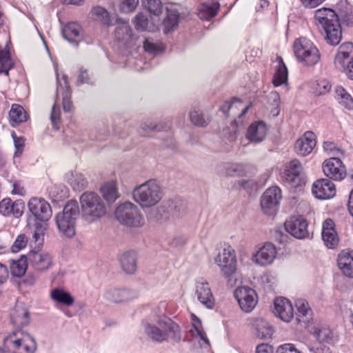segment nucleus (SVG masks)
<instances>
[{
  "mask_svg": "<svg viewBox=\"0 0 353 353\" xmlns=\"http://www.w3.org/2000/svg\"><path fill=\"white\" fill-rule=\"evenodd\" d=\"M80 216L79 203L76 200H70L65 205L63 211L55 216L57 225L61 232L68 237L75 234V227Z\"/></svg>",
  "mask_w": 353,
  "mask_h": 353,
  "instance_id": "obj_5",
  "label": "nucleus"
},
{
  "mask_svg": "<svg viewBox=\"0 0 353 353\" xmlns=\"http://www.w3.org/2000/svg\"><path fill=\"white\" fill-rule=\"evenodd\" d=\"M51 299L58 304L65 306H71L74 303V299L65 290L61 288H54L50 295Z\"/></svg>",
  "mask_w": 353,
  "mask_h": 353,
  "instance_id": "obj_37",
  "label": "nucleus"
},
{
  "mask_svg": "<svg viewBox=\"0 0 353 353\" xmlns=\"http://www.w3.org/2000/svg\"><path fill=\"white\" fill-rule=\"evenodd\" d=\"M282 199L281 190L276 186L268 188L261 197V207L264 213L268 215L274 214L279 206Z\"/></svg>",
  "mask_w": 353,
  "mask_h": 353,
  "instance_id": "obj_10",
  "label": "nucleus"
},
{
  "mask_svg": "<svg viewBox=\"0 0 353 353\" xmlns=\"http://www.w3.org/2000/svg\"><path fill=\"white\" fill-rule=\"evenodd\" d=\"M312 194L319 199L332 198L336 194L334 184L328 179L316 181L312 185Z\"/></svg>",
  "mask_w": 353,
  "mask_h": 353,
  "instance_id": "obj_17",
  "label": "nucleus"
},
{
  "mask_svg": "<svg viewBox=\"0 0 353 353\" xmlns=\"http://www.w3.org/2000/svg\"><path fill=\"white\" fill-rule=\"evenodd\" d=\"M37 350L35 339L29 333L23 332V353H34Z\"/></svg>",
  "mask_w": 353,
  "mask_h": 353,
  "instance_id": "obj_50",
  "label": "nucleus"
},
{
  "mask_svg": "<svg viewBox=\"0 0 353 353\" xmlns=\"http://www.w3.org/2000/svg\"><path fill=\"white\" fill-rule=\"evenodd\" d=\"M353 57V44L345 42L341 44L334 58L335 66L339 70H343Z\"/></svg>",
  "mask_w": 353,
  "mask_h": 353,
  "instance_id": "obj_21",
  "label": "nucleus"
},
{
  "mask_svg": "<svg viewBox=\"0 0 353 353\" xmlns=\"http://www.w3.org/2000/svg\"><path fill=\"white\" fill-rule=\"evenodd\" d=\"M30 243L32 248V250L27 256L23 255V276L26 275L28 264L32 265L35 270L39 271L46 270L52 265V257L49 253L39 252L43 245L37 248L32 238Z\"/></svg>",
  "mask_w": 353,
  "mask_h": 353,
  "instance_id": "obj_9",
  "label": "nucleus"
},
{
  "mask_svg": "<svg viewBox=\"0 0 353 353\" xmlns=\"http://www.w3.org/2000/svg\"><path fill=\"white\" fill-rule=\"evenodd\" d=\"M82 217L91 223L99 220L105 213V207L101 197L95 192H85L80 197Z\"/></svg>",
  "mask_w": 353,
  "mask_h": 353,
  "instance_id": "obj_6",
  "label": "nucleus"
},
{
  "mask_svg": "<svg viewBox=\"0 0 353 353\" xmlns=\"http://www.w3.org/2000/svg\"><path fill=\"white\" fill-rule=\"evenodd\" d=\"M336 97L345 108L353 109V99L351 95L341 86H337L335 89Z\"/></svg>",
  "mask_w": 353,
  "mask_h": 353,
  "instance_id": "obj_43",
  "label": "nucleus"
},
{
  "mask_svg": "<svg viewBox=\"0 0 353 353\" xmlns=\"http://www.w3.org/2000/svg\"><path fill=\"white\" fill-rule=\"evenodd\" d=\"M143 48L145 50L151 54H157L162 51L161 47L153 42L151 39H145L143 42Z\"/></svg>",
  "mask_w": 353,
  "mask_h": 353,
  "instance_id": "obj_55",
  "label": "nucleus"
},
{
  "mask_svg": "<svg viewBox=\"0 0 353 353\" xmlns=\"http://www.w3.org/2000/svg\"><path fill=\"white\" fill-rule=\"evenodd\" d=\"M274 310L279 318L285 322H290L294 316L292 303L285 298L279 297L274 300Z\"/></svg>",
  "mask_w": 353,
  "mask_h": 353,
  "instance_id": "obj_23",
  "label": "nucleus"
},
{
  "mask_svg": "<svg viewBox=\"0 0 353 353\" xmlns=\"http://www.w3.org/2000/svg\"><path fill=\"white\" fill-rule=\"evenodd\" d=\"M314 19L319 29H323L327 43L336 46L342 39L340 21L347 26L353 25V13L350 9L341 10L338 14L334 10L322 8L314 12Z\"/></svg>",
  "mask_w": 353,
  "mask_h": 353,
  "instance_id": "obj_1",
  "label": "nucleus"
},
{
  "mask_svg": "<svg viewBox=\"0 0 353 353\" xmlns=\"http://www.w3.org/2000/svg\"><path fill=\"white\" fill-rule=\"evenodd\" d=\"M306 8H314L321 4L325 0H301Z\"/></svg>",
  "mask_w": 353,
  "mask_h": 353,
  "instance_id": "obj_64",
  "label": "nucleus"
},
{
  "mask_svg": "<svg viewBox=\"0 0 353 353\" xmlns=\"http://www.w3.org/2000/svg\"><path fill=\"white\" fill-rule=\"evenodd\" d=\"M12 66L13 62L10 59L9 51L0 48V74L8 75V72Z\"/></svg>",
  "mask_w": 353,
  "mask_h": 353,
  "instance_id": "obj_44",
  "label": "nucleus"
},
{
  "mask_svg": "<svg viewBox=\"0 0 353 353\" xmlns=\"http://www.w3.org/2000/svg\"><path fill=\"white\" fill-rule=\"evenodd\" d=\"M243 171V165L239 163H221L217 167V172L221 175L241 174Z\"/></svg>",
  "mask_w": 353,
  "mask_h": 353,
  "instance_id": "obj_40",
  "label": "nucleus"
},
{
  "mask_svg": "<svg viewBox=\"0 0 353 353\" xmlns=\"http://www.w3.org/2000/svg\"><path fill=\"white\" fill-rule=\"evenodd\" d=\"M65 179L75 191H81L85 189L88 185V181L83 174L76 171L67 172Z\"/></svg>",
  "mask_w": 353,
  "mask_h": 353,
  "instance_id": "obj_31",
  "label": "nucleus"
},
{
  "mask_svg": "<svg viewBox=\"0 0 353 353\" xmlns=\"http://www.w3.org/2000/svg\"><path fill=\"white\" fill-rule=\"evenodd\" d=\"M10 135L15 148L14 161L16 162L17 159L22 154V132L19 130L17 131L12 130L10 131Z\"/></svg>",
  "mask_w": 353,
  "mask_h": 353,
  "instance_id": "obj_48",
  "label": "nucleus"
},
{
  "mask_svg": "<svg viewBox=\"0 0 353 353\" xmlns=\"http://www.w3.org/2000/svg\"><path fill=\"white\" fill-rule=\"evenodd\" d=\"M166 11L163 25L164 32L168 33L178 27L179 14L175 10L166 9Z\"/></svg>",
  "mask_w": 353,
  "mask_h": 353,
  "instance_id": "obj_39",
  "label": "nucleus"
},
{
  "mask_svg": "<svg viewBox=\"0 0 353 353\" xmlns=\"http://www.w3.org/2000/svg\"><path fill=\"white\" fill-rule=\"evenodd\" d=\"M276 353H301L293 344L286 343L278 347Z\"/></svg>",
  "mask_w": 353,
  "mask_h": 353,
  "instance_id": "obj_60",
  "label": "nucleus"
},
{
  "mask_svg": "<svg viewBox=\"0 0 353 353\" xmlns=\"http://www.w3.org/2000/svg\"><path fill=\"white\" fill-rule=\"evenodd\" d=\"M194 294L197 300L205 307L212 309L214 307V298L206 281L203 279L196 281Z\"/></svg>",
  "mask_w": 353,
  "mask_h": 353,
  "instance_id": "obj_16",
  "label": "nucleus"
},
{
  "mask_svg": "<svg viewBox=\"0 0 353 353\" xmlns=\"http://www.w3.org/2000/svg\"><path fill=\"white\" fill-rule=\"evenodd\" d=\"M29 214L27 216L28 232L32 235L36 246L41 247L48 230V221L52 216L50 203L43 198L32 197L28 203Z\"/></svg>",
  "mask_w": 353,
  "mask_h": 353,
  "instance_id": "obj_2",
  "label": "nucleus"
},
{
  "mask_svg": "<svg viewBox=\"0 0 353 353\" xmlns=\"http://www.w3.org/2000/svg\"><path fill=\"white\" fill-rule=\"evenodd\" d=\"M322 169L325 176L334 181H341L346 176V170L339 157L324 161Z\"/></svg>",
  "mask_w": 353,
  "mask_h": 353,
  "instance_id": "obj_13",
  "label": "nucleus"
},
{
  "mask_svg": "<svg viewBox=\"0 0 353 353\" xmlns=\"http://www.w3.org/2000/svg\"><path fill=\"white\" fill-rule=\"evenodd\" d=\"M252 325L256 330V335L260 339H269L272 335V327L263 319H254Z\"/></svg>",
  "mask_w": 353,
  "mask_h": 353,
  "instance_id": "obj_38",
  "label": "nucleus"
},
{
  "mask_svg": "<svg viewBox=\"0 0 353 353\" xmlns=\"http://www.w3.org/2000/svg\"><path fill=\"white\" fill-rule=\"evenodd\" d=\"M10 124L13 127H17L22 123V106L19 104H12L9 112Z\"/></svg>",
  "mask_w": 353,
  "mask_h": 353,
  "instance_id": "obj_46",
  "label": "nucleus"
},
{
  "mask_svg": "<svg viewBox=\"0 0 353 353\" xmlns=\"http://www.w3.org/2000/svg\"><path fill=\"white\" fill-rule=\"evenodd\" d=\"M141 128L145 131H148V130L160 131L161 130V128L158 125L154 124L152 121H146V122L143 123L141 125Z\"/></svg>",
  "mask_w": 353,
  "mask_h": 353,
  "instance_id": "obj_62",
  "label": "nucleus"
},
{
  "mask_svg": "<svg viewBox=\"0 0 353 353\" xmlns=\"http://www.w3.org/2000/svg\"><path fill=\"white\" fill-rule=\"evenodd\" d=\"M322 239L328 248H334L339 244V239L335 230V224L330 219H327L323 223Z\"/></svg>",
  "mask_w": 353,
  "mask_h": 353,
  "instance_id": "obj_20",
  "label": "nucleus"
},
{
  "mask_svg": "<svg viewBox=\"0 0 353 353\" xmlns=\"http://www.w3.org/2000/svg\"><path fill=\"white\" fill-rule=\"evenodd\" d=\"M139 4V0H122L120 3L119 9L124 13L134 11Z\"/></svg>",
  "mask_w": 353,
  "mask_h": 353,
  "instance_id": "obj_53",
  "label": "nucleus"
},
{
  "mask_svg": "<svg viewBox=\"0 0 353 353\" xmlns=\"http://www.w3.org/2000/svg\"><path fill=\"white\" fill-rule=\"evenodd\" d=\"M132 31L128 21L120 20L115 29V38L119 41L123 42L124 45L129 43L132 39Z\"/></svg>",
  "mask_w": 353,
  "mask_h": 353,
  "instance_id": "obj_36",
  "label": "nucleus"
},
{
  "mask_svg": "<svg viewBox=\"0 0 353 353\" xmlns=\"http://www.w3.org/2000/svg\"><path fill=\"white\" fill-rule=\"evenodd\" d=\"M158 211L163 220L177 218L181 214V204L178 201L168 200L160 206Z\"/></svg>",
  "mask_w": 353,
  "mask_h": 353,
  "instance_id": "obj_24",
  "label": "nucleus"
},
{
  "mask_svg": "<svg viewBox=\"0 0 353 353\" xmlns=\"http://www.w3.org/2000/svg\"><path fill=\"white\" fill-rule=\"evenodd\" d=\"M137 253L128 251L123 253L120 258V263L123 270L129 274H134L137 270Z\"/></svg>",
  "mask_w": 353,
  "mask_h": 353,
  "instance_id": "obj_33",
  "label": "nucleus"
},
{
  "mask_svg": "<svg viewBox=\"0 0 353 353\" xmlns=\"http://www.w3.org/2000/svg\"><path fill=\"white\" fill-rule=\"evenodd\" d=\"M294 53L299 62L305 65H314L320 59L321 54L314 43L305 39H296L293 46Z\"/></svg>",
  "mask_w": 353,
  "mask_h": 353,
  "instance_id": "obj_7",
  "label": "nucleus"
},
{
  "mask_svg": "<svg viewBox=\"0 0 353 353\" xmlns=\"http://www.w3.org/2000/svg\"><path fill=\"white\" fill-rule=\"evenodd\" d=\"M338 266L344 275L353 278V250H343L337 259Z\"/></svg>",
  "mask_w": 353,
  "mask_h": 353,
  "instance_id": "obj_26",
  "label": "nucleus"
},
{
  "mask_svg": "<svg viewBox=\"0 0 353 353\" xmlns=\"http://www.w3.org/2000/svg\"><path fill=\"white\" fill-rule=\"evenodd\" d=\"M61 119V110L60 108L57 104H54L52 108V112L50 115V120L52 122V125L54 128L59 129V123Z\"/></svg>",
  "mask_w": 353,
  "mask_h": 353,
  "instance_id": "obj_54",
  "label": "nucleus"
},
{
  "mask_svg": "<svg viewBox=\"0 0 353 353\" xmlns=\"http://www.w3.org/2000/svg\"><path fill=\"white\" fill-rule=\"evenodd\" d=\"M132 194L134 201L143 208L155 205L163 196L161 188L154 180H148L134 187Z\"/></svg>",
  "mask_w": 353,
  "mask_h": 353,
  "instance_id": "obj_4",
  "label": "nucleus"
},
{
  "mask_svg": "<svg viewBox=\"0 0 353 353\" xmlns=\"http://www.w3.org/2000/svg\"><path fill=\"white\" fill-rule=\"evenodd\" d=\"M190 119L194 125L198 127H205L208 124V119L197 110H192L190 112Z\"/></svg>",
  "mask_w": 353,
  "mask_h": 353,
  "instance_id": "obj_51",
  "label": "nucleus"
},
{
  "mask_svg": "<svg viewBox=\"0 0 353 353\" xmlns=\"http://www.w3.org/2000/svg\"><path fill=\"white\" fill-rule=\"evenodd\" d=\"M139 334L141 338L159 343L169 338L176 342L181 340L180 328L170 319H145L142 322Z\"/></svg>",
  "mask_w": 353,
  "mask_h": 353,
  "instance_id": "obj_3",
  "label": "nucleus"
},
{
  "mask_svg": "<svg viewBox=\"0 0 353 353\" xmlns=\"http://www.w3.org/2000/svg\"><path fill=\"white\" fill-rule=\"evenodd\" d=\"M315 338L322 343H329L334 339V333L331 329L328 327H316L314 332Z\"/></svg>",
  "mask_w": 353,
  "mask_h": 353,
  "instance_id": "obj_45",
  "label": "nucleus"
},
{
  "mask_svg": "<svg viewBox=\"0 0 353 353\" xmlns=\"http://www.w3.org/2000/svg\"><path fill=\"white\" fill-rule=\"evenodd\" d=\"M307 221L301 216L290 217L285 223L286 231L296 239H304L309 235Z\"/></svg>",
  "mask_w": 353,
  "mask_h": 353,
  "instance_id": "obj_14",
  "label": "nucleus"
},
{
  "mask_svg": "<svg viewBox=\"0 0 353 353\" xmlns=\"http://www.w3.org/2000/svg\"><path fill=\"white\" fill-rule=\"evenodd\" d=\"M276 249L271 243H265L253 255L252 260L261 266L271 264L276 256Z\"/></svg>",
  "mask_w": 353,
  "mask_h": 353,
  "instance_id": "obj_18",
  "label": "nucleus"
},
{
  "mask_svg": "<svg viewBox=\"0 0 353 353\" xmlns=\"http://www.w3.org/2000/svg\"><path fill=\"white\" fill-rule=\"evenodd\" d=\"M324 150L329 152L330 154H332L336 157H341L343 155V152L341 149L336 147L335 144L332 142L325 141L323 143Z\"/></svg>",
  "mask_w": 353,
  "mask_h": 353,
  "instance_id": "obj_57",
  "label": "nucleus"
},
{
  "mask_svg": "<svg viewBox=\"0 0 353 353\" xmlns=\"http://www.w3.org/2000/svg\"><path fill=\"white\" fill-rule=\"evenodd\" d=\"M192 321H193V327L195 329V331L197 335L200 337L201 340H203L207 345H210V342L208 339L207 338L206 334L200 329L201 321L194 314H192Z\"/></svg>",
  "mask_w": 353,
  "mask_h": 353,
  "instance_id": "obj_56",
  "label": "nucleus"
},
{
  "mask_svg": "<svg viewBox=\"0 0 353 353\" xmlns=\"http://www.w3.org/2000/svg\"><path fill=\"white\" fill-rule=\"evenodd\" d=\"M143 3L150 14L159 17L163 10V6L161 0H143Z\"/></svg>",
  "mask_w": 353,
  "mask_h": 353,
  "instance_id": "obj_49",
  "label": "nucleus"
},
{
  "mask_svg": "<svg viewBox=\"0 0 353 353\" xmlns=\"http://www.w3.org/2000/svg\"><path fill=\"white\" fill-rule=\"evenodd\" d=\"M81 28L77 23L70 22L62 30L63 38L70 43L77 46L81 39Z\"/></svg>",
  "mask_w": 353,
  "mask_h": 353,
  "instance_id": "obj_32",
  "label": "nucleus"
},
{
  "mask_svg": "<svg viewBox=\"0 0 353 353\" xmlns=\"http://www.w3.org/2000/svg\"><path fill=\"white\" fill-rule=\"evenodd\" d=\"M90 81L89 79L88 73L86 70H83V68L80 69V72L78 76V82L77 83H90Z\"/></svg>",
  "mask_w": 353,
  "mask_h": 353,
  "instance_id": "obj_63",
  "label": "nucleus"
},
{
  "mask_svg": "<svg viewBox=\"0 0 353 353\" xmlns=\"http://www.w3.org/2000/svg\"><path fill=\"white\" fill-rule=\"evenodd\" d=\"M63 85L58 80V86L57 88V98L61 93L63 97V108L65 112H70L72 109V103L70 100L71 91L66 75H63Z\"/></svg>",
  "mask_w": 353,
  "mask_h": 353,
  "instance_id": "obj_30",
  "label": "nucleus"
},
{
  "mask_svg": "<svg viewBox=\"0 0 353 353\" xmlns=\"http://www.w3.org/2000/svg\"><path fill=\"white\" fill-rule=\"evenodd\" d=\"M295 305L299 317H305L306 319L303 321H307L312 313L308 302L305 299H298L295 302Z\"/></svg>",
  "mask_w": 353,
  "mask_h": 353,
  "instance_id": "obj_47",
  "label": "nucleus"
},
{
  "mask_svg": "<svg viewBox=\"0 0 353 353\" xmlns=\"http://www.w3.org/2000/svg\"><path fill=\"white\" fill-rule=\"evenodd\" d=\"M137 296L134 291L127 288L110 289L105 293L106 299L116 303L128 301L136 298Z\"/></svg>",
  "mask_w": 353,
  "mask_h": 353,
  "instance_id": "obj_25",
  "label": "nucleus"
},
{
  "mask_svg": "<svg viewBox=\"0 0 353 353\" xmlns=\"http://www.w3.org/2000/svg\"><path fill=\"white\" fill-rule=\"evenodd\" d=\"M22 250V234H19L10 247V253L14 256Z\"/></svg>",
  "mask_w": 353,
  "mask_h": 353,
  "instance_id": "obj_59",
  "label": "nucleus"
},
{
  "mask_svg": "<svg viewBox=\"0 0 353 353\" xmlns=\"http://www.w3.org/2000/svg\"><path fill=\"white\" fill-rule=\"evenodd\" d=\"M309 350L310 353H328L329 352V348L326 345L320 343L310 347Z\"/></svg>",
  "mask_w": 353,
  "mask_h": 353,
  "instance_id": "obj_61",
  "label": "nucleus"
},
{
  "mask_svg": "<svg viewBox=\"0 0 353 353\" xmlns=\"http://www.w3.org/2000/svg\"><path fill=\"white\" fill-rule=\"evenodd\" d=\"M92 17L94 21H99L103 25L109 26L111 23L109 12L102 6H97L92 8Z\"/></svg>",
  "mask_w": 353,
  "mask_h": 353,
  "instance_id": "obj_42",
  "label": "nucleus"
},
{
  "mask_svg": "<svg viewBox=\"0 0 353 353\" xmlns=\"http://www.w3.org/2000/svg\"><path fill=\"white\" fill-rule=\"evenodd\" d=\"M215 263L220 268L225 277H230L236 269L234 251L230 246L224 248L214 259Z\"/></svg>",
  "mask_w": 353,
  "mask_h": 353,
  "instance_id": "obj_11",
  "label": "nucleus"
},
{
  "mask_svg": "<svg viewBox=\"0 0 353 353\" xmlns=\"http://www.w3.org/2000/svg\"><path fill=\"white\" fill-rule=\"evenodd\" d=\"M234 296L241 310L245 312H251L255 307L258 301L255 290L246 286L236 289Z\"/></svg>",
  "mask_w": 353,
  "mask_h": 353,
  "instance_id": "obj_12",
  "label": "nucleus"
},
{
  "mask_svg": "<svg viewBox=\"0 0 353 353\" xmlns=\"http://www.w3.org/2000/svg\"><path fill=\"white\" fill-rule=\"evenodd\" d=\"M135 27L139 30H144L148 25V19L143 14H138L134 20Z\"/></svg>",
  "mask_w": 353,
  "mask_h": 353,
  "instance_id": "obj_58",
  "label": "nucleus"
},
{
  "mask_svg": "<svg viewBox=\"0 0 353 353\" xmlns=\"http://www.w3.org/2000/svg\"><path fill=\"white\" fill-rule=\"evenodd\" d=\"M219 8L220 4L216 0L204 3L199 8L198 16L201 19L210 20L217 14Z\"/></svg>",
  "mask_w": 353,
  "mask_h": 353,
  "instance_id": "obj_34",
  "label": "nucleus"
},
{
  "mask_svg": "<svg viewBox=\"0 0 353 353\" xmlns=\"http://www.w3.org/2000/svg\"><path fill=\"white\" fill-rule=\"evenodd\" d=\"M267 134V127L264 122L252 123L248 129L246 137L251 142L259 143L264 140Z\"/></svg>",
  "mask_w": 353,
  "mask_h": 353,
  "instance_id": "obj_28",
  "label": "nucleus"
},
{
  "mask_svg": "<svg viewBox=\"0 0 353 353\" xmlns=\"http://www.w3.org/2000/svg\"><path fill=\"white\" fill-rule=\"evenodd\" d=\"M22 330L17 329L10 332L3 340V350L8 353H21Z\"/></svg>",
  "mask_w": 353,
  "mask_h": 353,
  "instance_id": "obj_22",
  "label": "nucleus"
},
{
  "mask_svg": "<svg viewBox=\"0 0 353 353\" xmlns=\"http://www.w3.org/2000/svg\"><path fill=\"white\" fill-rule=\"evenodd\" d=\"M0 213L4 216L12 214L15 217L22 215V202L20 200L12 201L10 199H4L0 202Z\"/></svg>",
  "mask_w": 353,
  "mask_h": 353,
  "instance_id": "obj_29",
  "label": "nucleus"
},
{
  "mask_svg": "<svg viewBox=\"0 0 353 353\" xmlns=\"http://www.w3.org/2000/svg\"><path fill=\"white\" fill-rule=\"evenodd\" d=\"M288 81V70L281 59H279L276 67V72L272 80L275 87L279 86Z\"/></svg>",
  "mask_w": 353,
  "mask_h": 353,
  "instance_id": "obj_41",
  "label": "nucleus"
},
{
  "mask_svg": "<svg viewBox=\"0 0 353 353\" xmlns=\"http://www.w3.org/2000/svg\"><path fill=\"white\" fill-rule=\"evenodd\" d=\"M269 103L273 106L271 110V114L273 117H276L280 112L279 101L280 96L276 92H272L268 96Z\"/></svg>",
  "mask_w": 353,
  "mask_h": 353,
  "instance_id": "obj_52",
  "label": "nucleus"
},
{
  "mask_svg": "<svg viewBox=\"0 0 353 353\" xmlns=\"http://www.w3.org/2000/svg\"><path fill=\"white\" fill-rule=\"evenodd\" d=\"M114 214L117 220L126 226L138 228L144 223V218L138 207L130 201L120 204Z\"/></svg>",
  "mask_w": 353,
  "mask_h": 353,
  "instance_id": "obj_8",
  "label": "nucleus"
},
{
  "mask_svg": "<svg viewBox=\"0 0 353 353\" xmlns=\"http://www.w3.org/2000/svg\"><path fill=\"white\" fill-rule=\"evenodd\" d=\"M100 192L103 199L109 205L114 203L120 196L118 188L114 181H109L104 183L101 186Z\"/></svg>",
  "mask_w": 353,
  "mask_h": 353,
  "instance_id": "obj_35",
  "label": "nucleus"
},
{
  "mask_svg": "<svg viewBox=\"0 0 353 353\" xmlns=\"http://www.w3.org/2000/svg\"><path fill=\"white\" fill-rule=\"evenodd\" d=\"M11 280L20 286L22 278V254L17 256H11L8 261Z\"/></svg>",
  "mask_w": 353,
  "mask_h": 353,
  "instance_id": "obj_27",
  "label": "nucleus"
},
{
  "mask_svg": "<svg viewBox=\"0 0 353 353\" xmlns=\"http://www.w3.org/2000/svg\"><path fill=\"white\" fill-rule=\"evenodd\" d=\"M315 145V134L307 131L295 142L294 148L299 155L305 157L311 153Z\"/></svg>",
  "mask_w": 353,
  "mask_h": 353,
  "instance_id": "obj_19",
  "label": "nucleus"
},
{
  "mask_svg": "<svg viewBox=\"0 0 353 353\" xmlns=\"http://www.w3.org/2000/svg\"><path fill=\"white\" fill-rule=\"evenodd\" d=\"M303 167L297 159H292L286 165L281 173L283 181L293 187H297L301 183V173Z\"/></svg>",
  "mask_w": 353,
  "mask_h": 353,
  "instance_id": "obj_15",
  "label": "nucleus"
}]
</instances>
